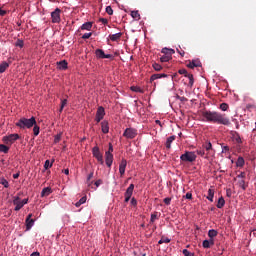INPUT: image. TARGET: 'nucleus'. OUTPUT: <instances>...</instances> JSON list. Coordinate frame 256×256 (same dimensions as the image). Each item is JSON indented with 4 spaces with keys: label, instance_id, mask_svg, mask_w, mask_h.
<instances>
[{
    "label": "nucleus",
    "instance_id": "obj_1",
    "mask_svg": "<svg viewBox=\"0 0 256 256\" xmlns=\"http://www.w3.org/2000/svg\"><path fill=\"white\" fill-rule=\"evenodd\" d=\"M202 117V121H206L207 123H217V125H225L226 127L231 125L229 117L216 111H204L202 112Z\"/></svg>",
    "mask_w": 256,
    "mask_h": 256
},
{
    "label": "nucleus",
    "instance_id": "obj_2",
    "mask_svg": "<svg viewBox=\"0 0 256 256\" xmlns=\"http://www.w3.org/2000/svg\"><path fill=\"white\" fill-rule=\"evenodd\" d=\"M34 125H37L35 117H31L29 119L23 117L16 122V127H19V129H31Z\"/></svg>",
    "mask_w": 256,
    "mask_h": 256
},
{
    "label": "nucleus",
    "instance_id": "obj_3",
    "mask_svg": "<svg viewBox=\"0 0 256 256\" xmlns=\"http://www.w3.org/2000/svg\"><path fill=\"white\" fill-rule=\"evenodd\" d=\"M161 53H163V56L160 57L161 63H167L173 59V55L175 53L174 49H169V48H163L161 50Z\"/></svg>",
    "mask_w": 256,
    "mask_h": 256
},
{
    "label": "nucleus",
    "instance_id": "obj_4",
    "mask_svg": "<svg viewBox=\"0 0 256 256\" xmlns=\"http://www.w3.org/2000/svg\"><path fill=\"white\" fill-rule=\"evenodd\" d=\"M197 160V154L193 151H186L184 154L180 156V161L183 163H193Z\"/></svg>",
    "mask_w": 256,
    "mask_h": 256
},
{
    "label": "nucleus",
    "instance_id": "obj_5",
    "mask_svg": "<svg viewBox=\"0 0 256 256\" xmlns=\"http://www.w3.org/2000/svg\"><path fill=\"white\" fill-rule=\"evenodd\" d=\"M18 139H20L19 134H9L8 136H4L2 138V141L6 145H13V143H15V141H17Z\"/></svg>",
    "mask_w": 256,
    "mask_h": 256
},
{
    "label": "nucleus",
    "instance_id": "obj_6",
    "mask_svg": "<svg viewBox=\"0 0 256 256\" xmlns=\"http://www.w3.org/2000/svg\"><path fill=\"white\" fill-rule=\"evenodd\" d=\"M92 154L100 165H104L105 161H103V154H101V150H99L98 146L92 148Z\"/></svg>",
    "mask_w": 256,
    "mask_h": 256
},
{
    "label": "nucleus",
    "instance_id": "obj_7",
    "mask_svg": "<svg viewBox=\"0 0 256 256\" xmlns=\"http://www.w3.org/2000/svg\"><path fill=\"white\" fill-rule=\"evenodd\" d=\"M123 137H126V139H135L137 137V129L135 128H126Z\"/></svg>",
    "mask_w": 256,
    "mask_h": 256
},
{
    "label": "nucleus",
    "instance_id": "obj_8",
    "mask_svg": "<svg viewBox=\"0 0 256 256\" xmlns=\"http://www.w3.org/2000/svg\"><path fill=\"white\" fill-rule=\"evenodd\" d=\"M52 23H61V9L56 8L51 12Z\"/></svg>",
    "mask_w": 256,
    "mask_h": 256
},
{
    "label": "nucleus",
    "instance_id": "obj_9",
    "mask_svg": "<svg viewBox=\"0 0 256 256\" xmlns=\"http://www.w3.org/2000/svg\"><path fill=\"white\" fill-rule=\"evenodd\" d=\"M205 151H207V154L205 155V159H209V157H212V155H215V152L213 151V145L211 142H206L203 145Z\"/></svg>",
    "mask_w": 256,
    "mask_h": 256
},
{
    "label": "nucleus",
    "instance_id": "obj_10",
    "mask_svg": "<svg viewBox=\"0 0 256 256\" xmlns=\"http://www.w3.org/2000/svg\"><path fill=\"white\" fill-rule=\"evenodd\" d=\"M95 55L98 59H113V55L106 54L103 49H96Z\"/></svg>",
    "mask_w": 256,
    "mask_h": 256
},
{
    "label": "nucleus",
    "instance_id": "obj_11",
    "mask_svg": "<svg viewBox=\"0 0 256 256\" xmlns=\"http://www.w3.org/2000/svg\"><path fill=\"white\" fill-rule=\"evenodd\" d=\"M13 205H15L14 211H21V209L24 207L19 196L14 197Z\"/></svg>",
    "mask_w": 256,
    "mask_h": 256
},
{
    "label": "nucleus",
    "instance_id": "obj_12",
    "mask_svg": "<svg viewBox=\"0 0 256 256\" xmlns=\"http://www.w3.org/2000/svg\"><path fill=\"white\" fill-rule=\"evenodd\" d=\"M33 214H29L26 217L25 223H26V231H30V229L35 225V220L32 219Z\"/></svg>",
    "mask_w": 256,
    "mask_h": 256
},
{
    "label": "nucleus",
    "instance_id": "obj_13",
    "mask_svg": "<svg viewBox=\"0 0 256 256\" xmlns=\"http://www.w3.org/2000/svg\"><path fill=\"white\" fill-rule=\"evenodd\" d=\"M105 163L111 169V165H113V153L105 152Z\"/></svg>",
    "mask_w": 256,
    "mask_h": 256
},
{
    "label": "nucleus",
    "instance_id": "obj_14",
    "mask_svg": "<svg viewBox=\"0 0 256 256\" xmlns=\"http://www.w3.org/2000/svg\"><path fill=\"white\" fill-rule=\"evenodd\" d=\"M125 169H127V160L122 159L119 164V173H120L121 177H123V175H125Z\"/></svg>",
    "mask_w": 256,
    "mask_h": 256
},
{
    "label": "nucleus",
    "instance_id": "obj_15",
    "mask_svg": "<svg viewBox=\"0 0 256 256\" xmlns=\"http://www.w3.org/2000/svg\"><path fill=\"white\" fill-rule=\"evenodd\" d=\"M187 67H189V69H195V67H201V61L199 60L189 61V63L187 64Z\"/></svg>",
    "mask_w": 256,
    "mask_h": 256
},
{
    "label": "nucleus",
    "instance_id": "obj_16",
    "mask_svg": "<svg viewBox=\"0 0 256 256\" xmlns=\"http://www.w3.org/2000/svg\"><path fill=\"white\" fill-rule=\"evenodd\" d=\"M101 129H102V133L104 134L109 133V122L107 120H104L101 122Z\"/></svg>",
    "mask_w": 256,
    "mask_h": 256
},
{
    "label": "nucleus",
    "instance_id": "obj_17",
    "mask_svg": "<svg viewBox=\"0 0 256 256\" xmlns=\"http://www.w3.org/2000/svg\"><path fill=\"white\" fill-rule=\"evenodd\" d=\"M96 117H100V119L105 117V108H103V106L98 107Z\"/></svg>",
    "mask_w": 256,
    "mask_h": 256
},
{
    "label": "nucleus",
    "instance_id": "obj_18",
    "mask_svg": "<svg viewBox=\"0 0 256 256\" xmlns=\"http://www.w3.org/2000/svg\"><path fill=\"white\" fill-rule=\"evenodd\" d=\"M9 69V62H1L0 63V74L5 73Z\"/></svg>",
    "mask_w": 256,
    "mask_h": 256
},
{
    "label": "nucleus",
    "instance_id": "obj_19",
    "mask_svg": "<svg viewBox=\"0 0 256 256\" xmlns=\"http://www.w3.org/2000/svg\"><path fill=\"white\" fill-rule=\"evenodd\" d=\"M162 77H167V74H153L150 77V83H153V81H157V79H162Z\"/></svg>",
    "mask_w": 256,
    "mask_h": 256
},
{
    "label": "nucleus",
    "instance_id": "obj_20",
    "mask_svg": "<svg viewBox=\"0 0 256 256\" xmlns=\"http://www.w3.org/2000/svg\"><path fill=\"white\" fill-rule=\"evenodd\" d=\"M121 37H123V33H121V32L109 35V39H111L112 41H119V39H121Z\"/></svg>",
    "mask_w": 256,
    "mask_h": 256
},
{
    "label": "nucleus",
    "instance_id": "obj_21",
    "mask_svg": "<svg viewBox=\"0 0 256 256\" xmlns=\"http://www.w3.org/2000/svg\"><path fill=\"white\" fill-rule=\"evenodd\" d=\"M92 28H93L92 22H86L81 26L82 31H91Z\"/></svg>",
    "mask_w": 256,
    "mask_h": 256
},
{
    "label": "nucleus",
    "instance_id": "obj_22",
    "mask_svg": "<svg viewBox=\"0 0 256 256\" xmlns=\"http://www.w3.org/2000/svg\"><path fill=\"white\" fill-rule=\"evenodd\" d=\"M134 189H135V185L134 184H130L129 187L126 189V192H125L124 195L132 197Z\"/></svg>",
    "mask_w": 256,
    "mask_h": 256
},
{
    "label": "nucleus",
    "instance_id": "obj_23",
    "mask_svg": "<svg viewBox=\"0 0 256 256\" xmlns=\"http://www.w3.org/2000/svg\"><path fill=\"white\" fill-rule=\"evenodd\" d=\"M57 65L61 71H65L67 69L68 63L66 62V60H62L60 62H57Z\"/></svg>",
    "mask_w": 256,
    "mask_h": 256
},
{
    "label": "nucleus",
    "instance_id": "obj_24",
    "mask_svg": "<svg viewBox=\"0 0 256 256\" xmlns=\"http://www.w3.org/2000/svg\"><path fill=\"white\" fill-rule=\"evenodd\" d=\"M52 191L50 187L43 188L41 192V197H49L51 195Z\"/></svg>",
    "mask_w": 256,
    "mask_h": 256
},
{
    "label": "nucleus",
    "instance_id": "obj_25",
    "mask_svg": "<svg viewBox=\"0 0 256 256\" xmlns=\"http://www.w3.org/2000/svg\"><path fill=\"white\" fill-rule=\"evenodd\" d=\"M216 207L217 209H223L225 207V198L223 196L218 199Z\"/></svg>",
    "mask_w": 256,
    "mask_h": 256
},
{
    "label": "nucleus",
    "instance_id": "obj_26",
    "mask_svg": "<svg viewBox=\"0 0 256 256\" xmlns=\"http://www.w3.org/2000/svg\"><path fill=\"white\" fill-rule=\"evenodd\" d=\"M176 139L175 135L173 136H170L167 138V141H166V148L167 149H171V143Z\"/></svg>",
    "mask_w": 256,
    "mask_h": 256
},
{
    "label": "nucleus",
    "instance_id": "obj_27",
    "mask_svg": "<svg viewBox=\"0 0 256 256\" xmlns=\"http://www.w3.org/2000/svg\"><path fill=\"white\" fill-rule=\"evenodd\" d=\"M214 196H215V190L209 189V190H208V196H207L208 201H210L211 203H213V197H214Z\"/></svg>",
    "mask_w": 256,
    "mask_h": 256
},
{
    "label": "nucleus",
    "instance_id": "obj_28",
    "mask_svg": "<svg viewBox=\"0 0 256 256\" xmlns=\"http://www.w3.org/2000/svg\"><path fill=\"white\" fill-rule=\"evenodd\" d=\"M131 17L133 19H136V21H139V19H141V15L139 14L138 10H134L131 12Z\"/></svg>",
    "mask_w": 256,
    "mask_h": 256
},
{
    "label": "nucleus",
    "instance_id": "obj_29",
    "mask_svg": "<svg viewBox=\"0 0 256 256\" xmlns=\"http://www.w3.org/2000/svg\"><path fill=\"white\" fill-rule=\"evenodd\" d=\"M87 202V196H83L78 202L75 203V207H81L83 203Z\"/></svg>",
    "mask_w": 256,
    "mask_h": 256
},
{
    "label": "nucleus",
    "instance_id": "obj_30",
    "mask_svg": "<svg viewBox=\"0 0 256 256\" xmlns=\"http://www.w3.org/2000/svg\"><path fill=\"white\" fill-rule=\"evenodd\" d=\"M218 232L215 229H211L208 231V237H210V239H213L214 237H217Z\"/></svg>",
    "mask_w": 256,
    "mask_h": 256
},
{
    "label": "nucleus",
    "instance_id": "obj_31",
    "mask_svg": "<svg viewBox=\"0 0 256 256\" xmlns=\"http://www.w3.org/2000/svg\"><path fill=\"white\" fill-rule=\"evenodd\" d=\"M243 165H245V159H243V157H239L236 161V166L243 167Z\"/></svg>",
    "mask_w": 256,
    "mask_h": 256
},
{
    "label": "nucleus",
    "instance_id": "obj_32",
    "mask_svg": "<svg viewBox=\"0 0 256 256\" xmlns=\"http://www.w3.org/2000/svg\"><path fill=\"white\" fill-rule=\"evenodd\" d=\"M0 152L1 153H9V147L5 144H0Z\"/></svg>",
    "mask_w": 256,
    "mask_h": 256
},
{
    "label": "nucleus",
    "instance_id": "obj_33",
    "mask_svg": "<svg viewBox=\"0 0 256 256\" xmlns=\"http://www.w3.org/2000/svg\"><path fill=\"white\" fill-rule=\"evenodd\" d=\"M0 185H3L6 189L9 188V181L5 178H0Z\"/></svg>",
    "mask_w": 256,
    "mask_h": 256
},
{
    "label": "nucleus",
    "instance_id": "obj_34",
    "mask_svg": "<svg viewBox=\"0 0 256 256\" xmlns=\"http://www.w3.org/2000/svg\"><path fill=\"white\" fill-rule=\"evenodd\" d=\"M66 105H67V99H63L61 101V106H60V109H59V113H63V109H65Z\"/></svg>",
    "mask_w": 256,
    "mask_h": 256
},
{
    "label": "nucleus",
    "instance_id": "obj_35",
    "mask_svg": "<svg viewBox=\"0 0 256 256\" xmlns=\"http://www.w3.org/2000/svg\"><path fill=\"white\" fill-rule=\"evenodd\" d=\"M239 187H241V189H243V191H245V189H247V184H245V180L242 179L238 182Z\"/></svg>",
    "mask_w": 256,
    "mask_h": 256
},
{
    "label": "nucleus",
    "instance_id": "obj_36",
    "mask_svg": "<svg viewBox=\"0 0 256 256\" xmlns=\"http://www.w3.org/2000/svg\"><path fill=\"white\" fill-rule=\"evenodd\" d=\"M185 77H187L189 79L190 87H193V83H195V81L193 80V74L188 73Z\"/></svg>",
    "mask_w": 256,
    "mask_h": 256
},
{
    "label": "nucleus",
    "instance_id": "obj_37",
    "mask_svg": "<svg viewBox=\"0 0 256 256\" xmlns=\"http://www.w3.org/2000/svg\"><path fill=\"white\" fill-rule=\"evenodd\" d=\"M24 45H25V43H24L23 40H21V39H18V40L16 41V44H15V46H16V47H20V49H23Z\"/></svg>",
    "mask_w": 256,
    "mask_h": 256
},
{
    "label": "nucleus",
    "instance_id": "obj_38",
    "mask_svg": "<svg viewBox=\"0 0 256 256\" xmlns=\"http://www.w3.org/2000/svg\"><path fill=\"white\" fill-rule=\"evenodd\" d=\"M39 131H40V128L39 126H37V124H35L33 126V133H34V136L37 137V135H39Z\"/></svg>",
    "mask_w": 256,
    "mask_h": 256
},
{
    "label": "nucleus",
    "instance_id": "obj_39",
    "mask_svg": "<svg viewBox=\"0 0 256 256\" xmlns=\"http://www.w3.org/2000/svg\"><path fill=\"white\" fill-rule=\"evenodd\" d=\"M159 245H163V243H171V239L169 238H161L159 241H158Z\"/></svg>",
    "mask_w": 256,
    "mask_h": 256
},
{
    "label": "nucleus",
    "instance_id": "obj_40",
    "mask_svg": "<svg viewBox=\"0 0 256 256\" xmlns=\"http://www.w3.org/2000/svg\"><path fill=\"white\" fill-rule=\"evenodd\" d=\"M153 69H155L156 71H161L163 69V66H161L159 63H154L152 65Z\"/></svg>",
    "mask_w": 256,
    "mask_h": 256
},
{
    "label": "nucleus",
    "instance_id": "obj_41",
    "mask_svg": "<svg viewBox=\"0 0 256 256\" xmlns=\"http://www.w3.org/2000/svg\"><path fill=\"white\" fill-rule=\"evenodd\" d=\"M131 91H134V93H143V90L137 86H132Z\"/></svg>",
    "mask_w": 256,
    "mask_h": 256
},
{
    "label": "nucleus",
    "instance_id": "obj_42",
    "mask_svg": "<svg viewBox=\"0 0 256 256\" xmlns=\"http://www.w3.org/2000/svg\"><path fill=\"white\" fill-rule=\"evenodd\" d=\"M220 109L221 111H227V109H229V104L227 103L220 104Z\"/></svg>",
    "mask_w": 256,
    "mask_h": 256
},
{
    "label": "nucleus",
    "instance_id": "obj_43",
    "mask_svg": "<svg viewBox=\"0 0 256 256\" xmlns=\"http://www.w3.org/2000/svg\"><path fill=\"white\" fill-rule=\"evenodd\" d=\"M202 247H204V249H209L211 248L210 244H209V240H204L202 242Z\"/></svg>",
    "mask_w": 256,
    "mask_h": 256
},
{
    "label": "nucleus",
    "instance_id": "obj_44",
    "mask_svg": "<svg viewBox=\"0 0 256 256\" xmlns=\"http://www.w3.org/2000/svg\"><path fill=\"white\" fill-rule=\"evenodd\" d=\"M155 219H159L157 217V212H154L153 214H151L150 223H155Z\"/></svg>",
    "mask_w": 256,
    "mask_h": 256
},
{
    "label": "nucleus",
    "instance_id": "obj_45",
    "mask_svg": "<svg viewBox=\"0 0 256 256\" xmlns=\"http://www.w3.org/2000/svg\"><path fill=\"white\" fill-rule=\"evenodd\" d=\"M50 167H53V164L49 160H46L44 163V169H50Z\"/></svg>",
    "mask_w": 256,
    "mask_h": 256
},
{
    "label": "nucleus",
    "instance_id": "obj_46",
    "mask_svg": "<svg viewBox=\"0 0 256 256\" xmlns=\"http://www.w3.org/2000/svg\"><path fill=\"white\" fill-rule=\"evenodd\" d=\"M182 253H183L184 256H195L194 253L189 252V250H187V249H184L182 251Z\"/></svg>",
    "mask_w": 256,
    "mask_h": 256
},
{
    "label": "nucleus",
    "instance_id": "obj_47",
    "mask_svg": "<svg viewBox=\"0 0 256 256\" xmlns=\"http://www.w3.org/2000/svg\"><path fill=\"white\" fill-rule=\"evenodd\" d=\"M106 13H107L108 15H113V8H112L111 6H107V7H106Z\"/></svg>",
    "mask_w": 256,
    "mask_h": 256
},
{
    "label": "nucleus",
    "instance_id": "obj_48",
    "mask_svg": "<svg viewBox=\"0 0 256 256\" xmlns=\"http://www.w3.org/2000/svg\"><path fill=\"white\" fill-rule=\"evenodd\" d=\"M196 153H197V155H200V157L205 158V150L200 149V150H197Z\"/></svg>",
    "mask_w": 256,
    "mask_h": 256
},
{
    "label": "nucleus",
    "instance_id": "obj_49",
    "mask_svg": "<svg viewBox=\"0 0 256 256\" xmlns=\"http://www.w3.org/2000/svg\"><path fill=\"white\" fill-rule=\"evenodd\" d=\"M178 73H179L180 75H184L185 77H187V74H188V72H187L186 69H180V70L178 71Z\"/></svg>",
    "mask_w": 256,
    "mask_h": 256
},
{
    "label": "nucleus",
    "instance_id": "obj_50",
    "mask_svg": "<svg viewBox=\"0 0 256 256\" xmlns=\"http://www.w3.org/2000/svg\"><path fill=\"white\" fill-rule=\"evenodd\" d=\"M91 35H93V33H91V32L85 33V34L82 36V39H90V38H91Z\"/></svg>",
    "mask_w": 256,
    "mask_h": 256
},
{
    "label": "nucleus",
    "instance_id": "obj_51",
    "mask_svg": "<svg viewBox=\"0 0 256 256\" xmlns=\"http://www.w3.org/2000/svg\"><path fill=\"white\" fill-rule=\"evenodd\" d=\"M99 22L102 23L103 25H107V23H109V20H107V18H100Z\"/></svg>",
    "mask_w": 256,
    "mask_h": 256
},
{
    "label": "nucleus",
    "instance_id": "obj_52",
    "mask_svg": "<svg viewBox=\"0 0 256 256\" xmlns=\"http://www.w3.org/2000/svg\"><path fill=\"white\" fill-rule=\"evenodd\" d=\"M59 141H61V134L56 135L54 138V143H59Z\"/></svg>",
    "mask_w": 256,
    "mask_h": 256
},
{
    "label": "nucleus",
    "instance_id": "obj_53",
    "mask_svg": "<svg viewBox=\"0 0 256 256\" xmlns=\"http://www.w3.org/2000/svg\"><path fill=\"white\" fill-rule=\"evenodd\" d=\"M165 205H171V198L167 197L164 199Z\"/></svg>",
    "mask_w": 256,
    "mask_h": 256
},
{
    "label": "nucleus",
    "instance_id": "obj_54",
    "mask_svg": "<svg viewBox=\"0 0 256 256\" xmlns=\"http://www.w3.org/2000/svg\"><path fill=\"white\" fill-rule=\"evenodd\" d=\"M184 197L186 199H193V194L191 192H188Z\"/></svg>",
    "mask_w": 256,
    "mask_h": 256
},
{
    "label": "nucleus",
    "instance_id": "obj_55",
    "mask_svg": "<svg viewBox=\"0 0 256 256\" xmlns=\"http://www.w3.org/2000/svg\"><path fill=\"white\" fill-rule=\"evenodd\" d=\"M237 177H238V179H245L246 174H245V172H241Z\"/></svg>",
    "mask_w": 256,
    "mask_h": 256
},
{
    "label": "nucleus",
    "instance_id": "obj_56",
    "mask_svg": "<svg viewBox=\"0 0 256 256\" xmlns=\"http://www.w3.org/2000/svg\"><path fill=\"white\" fill-rule=\"evenodd\" d=\"M208 243H209L210 247H213V245H215V240L213 238H210L208 240Z\"/></svg>",
    "mask_w": 256,
    "mask_h": 256
},
{
    "label": "nucleus",
    "instance_id": "obj_57",
    "mask_svg": "<svg viewBox=\"0 0 256 256\" xmlns=\"http://www.w3.org/2000/svg\"><path fill=\"white\" fill-rule=\"evenodd\" d=\"M5 15H7V11L0 8V16L5 17Z\"/></svg>",
    "mask_w": 256,
    "mask_h": 256
},
{
    "label": "nucleus",
    "instance_id": "obj_58",
    "mask_svg": "<svg viewBox=\"0 0 256 256\" xmlns=\"http://www.w3.org/2000/svg\"><path fill=\"white\" fill-rule=\"evenodd\" d=\"M103 184V180L99 179L95 182L96 187H99V185Z\"/></svg>",
    "mask_w": 256,
    "mask_h": 256
},
{
    "label": "nucleus",
    "instance_id": "obj_59",
    "mask_svg": "<svg viewBox=\"0 0 256 256\" xmlns=\"http://www.w3.org/2000/svg\"><path fill=\"white\" fill-rule=\"evenodd\" d=\"M113 152V144H109V149L106 151V153H112Z\"/></svg>",
    "mask_w": 256,
    "mask_h": 256
},
{
    "label": "nucleus",
    "instance_id": "obj_60",
    "mask_svg": "<svg viewBox=\"0 0 256 256\" xmlns=\"http://www.w3.org/2000/svg\"><path fill=\"white\" fill-rule=\"evenodd\" d=\"M131 205H133L134 207L137 205V200L135 198L131 199Z\"/></svg>",
    "mask_w": 256,
    "mask_h": 256
},
{
    "label": "nucleus",
    "instance_id": "obj_61",
    "mask_svg": "<svg viewBox=\"0 0 256 256\" xmlns=\"http://www.w3.org/2000/svg\"><path fill=\"white\" fill-rule=\"evenodd\" d=\"M95 121H96V123H101V121H103V118H100L99 116H96Z\"/></svg>",
    "mask_w": 256,
    "mask_h": 256
},
{
    "label": "nucleus",
    "instance_id": "obj_62",
    "mask_svg": "<svg viewBox=\"0 0 256 256\" xmlns=\"http://www.w3.org/2000/svg\"><path fill=\"white\" fill-rule=\"evenodd\" d=\"M21 203L23 206L27 205V203H29V199H23L21 200Z\"/></svg>",
    "mask_w": 256,
    "mask_h": 256
},
{
    "label": "nucleus",
    "instance_id": "obj_63",
    "mask_svg": "<svg viewBox=\"0 0 256 256\" xmlns=\"http://www.w3.org/2000/svg\"><path fill=\"white\" fill-rule=\"evenodd\" d=\"M124 197H125V203H129V201L131 200V196L124 195Z\"/></svg>",
    "mask_w": 256,
    "mask_h": 256
},
{
    "label": "nucleus",
    "instance_id": "obj_64",
    "mask_svg": "<svg viewBox=\"0 0 256 256\" xmlns=\"http://www.w3.org/2000/svg\"><path fill=\"white\" fill-rule=\"evenodd\" d=\"M30 256H41L39 252H33Z\"/></svg>",
    "mask_w": 256,
    "mask_h": 256
}]
</instances>
